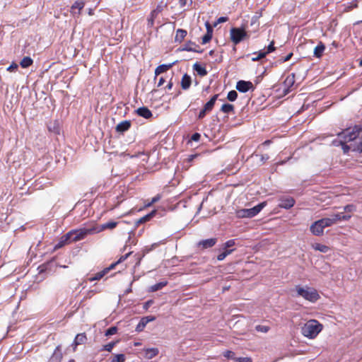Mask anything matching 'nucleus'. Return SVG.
<instances>
[{"label": "nucleus", "instance_id": "a18cd8bd", "mask_svg": "<svg viewBox=\"0 0 362 362\" xmlns=\"http://www.w3.org/2000/svg\"><path fill=\"white\" fill-rule=\"evenodd\" d=\"M266 54H267V52L260 51V52L258 53L257 56V57H253V58L252 59V60L253 62L258 61V60H259V59H261L264 58V57L266 56Z\"/></svg>", "mask_w": 362, "mask_h": 362}, {"label": "nucleus", "instance_id": "c03bdc74", "mask_svg": "<svg viewBox=\"0 0 362 362\" xmlns=\"http://www.w3.org/2000/svg\"><path fill=\"white\" fill-rule=\"evenodd\" d=\"M346 142L344 141L343 140H340L339 144L341 146L342 150L344 153H347L350 150V146L346 144Z\"/></svg>", "mask_w": 362, "mask_h": 362}, {"label": "nucleus", "instance_id": "680f3d73", "mask_svg": "<svg viewBox=\"0 0 362 362\" xmlns=\"http://www.w3.org/2000/svg\"><path fill=\"white\" fill-rule=\"evenodd\" d=\"M234 250L233 249H225V251L223 252L224 254H226V256L227 257L228 255L231 254L232 252Z\"/></svg>", "mask_w": 362, "mask_h": 362}, {"label": "nucleus", "instance_id": "5701e85b", "mask_svg": "<svg viewBox=\"0 0 362 362\" xmlns=\"http://www.w3.org/2000/svg\"><path fill=\"white\" fill-rule=\"evenodd\" d=\"M187 35V31L183 29H177L175 37V41L181 42Z\"/></svg>", "mask_w": 362, "mask_h": 362}, {"label": "nucleus", "instance_id": "864d4df0", "mask_svg": "<svg viewBox=\"0 0 362 362\" xmlns=\"http://www.w3.org/2000/svg\"><path fill=\"white\" fill-rule=\"evenodd\" d=\"M18 64H16V63H13L11 64L8 68H7V70L8 71H13L15 70H16L18 69Z\"/></svg>", "mask_w": 362, "mask_h": 362}, {"label": "nucleus", "instance_id": "bb28decb", "mask_svg": "<svg viewBox=\"0 0 362 362\" xmlns=\"http://www.w3.org/2000/svg\"><path fill=\"white\" fill-rule=\"evenodd\" d=\"M84 2L81 1H76L71 6V12L73 13H76L75 11L76 9H78V14H80L81 9L84 7Z\"/></svg>", "mask_w": 362, "mask_h": 362}, {"label": "nucleus", "instance_id": "a211bd4d", "mask_svg": "<svg viewBox=\"0 0 362 362\" xmlns=\"http://www.w3.org/2000/svg\"><path fill=\"white\" fill-rule=\"evenodd\" d=\"M193 69L197 71V74L200 76H205L207 75V71L204 66H202L199 63H195L193 65Z\"/></svg>", "mask_w": 362, "mask_h": 362}, {"label": "nucleus", "instance_id": "de8ad7c7", "mask_svg": "<svg viewBox=\"0 0 362 362\" xmlns=\"http://www.w3.org/2000/svg\"><path fill=\"white\" fill-rule=\"evenodd\" d=\"M160 198H161V196L160 194H157L156 196H155L154 197L152 198L151 202H149L148 204H146V206H151L153 203H156L158 201H159L160 199Z\"/></svg>", "mask_w": 362, "mask_h": 362}, {"label": "nucleus", "instance_id": "4d7b16f0", "mask_svg": "<svg viewBox=\"0 0 362 362\" xmlns=\"http://www.w3.org/2000/svg\"><path fill=\"white\" fill-rule=\"evenodd\" d=\"M292 56H293V53L291 52L287 56H286L284 59H281V62H286L290 60L291 58L292 57Z\"/></svg>", "mask_w": 362, "mask_h": 362}, {"label": "nucleus", "instance_id": "9b49d317", "mask_svg": "<svg viewBox=\"0 0 362 362\" xmlns=\"http://www.w3.org/2000/svg\"><path fill=\"white\" fill-rule=\"evenodd\" d=\"M217 239L216 238H209L200 240L197 243V247L202 250L211 248L216 245Z\"/></svg>", "mask_w": 362, "mask_h": 362}, {"label": "nucleus", "instance_id": "4c0bfd02", "mask_svg": "<svg viewBox=\"0 0 362 362\" xmlns=\"http://www.w3.org/2000/svg\"><path fill=\"white\" fill-rule=\"evenodd\" d=\"M131 252H129L123 256H122L119 260L117 262H116L115 263H113L108 268H110V269H113L115 265H117V264L124 261L125 259H127V258L130 255Z\"/></svg>", "mask_w": 362, "mask_h": 362}, {"label": "nucleus", "instance_id": "72a5a7b5", "mask_svg": "<svg viewBox=\"0 0 362 362\" xmlns=\"http://www.w3.org/2000/svg\"><path fill=\"white\" fill-rule=\"evenodd\" d=\"M117 341L110 342L107 344L104 345L101 349V351H107L108 352H111L114 346L117 344Z\"/></svg>", "mask_w": 362, "mask_h": 362}, {"label": "nucleus", "instance_id": "ea45409f", "mask_svg": "<svg viewBox=\"0 0 362 362\" xmlns=\"http://www.w3.org/2000/svg\"><path fill=\"white\" fill-rule=\"evenodd\" d=\"M293 83H294V76L293 75L292 76H288L284 81L285 86H286L288 88L290 86H292L293 85Z\"/></svg>", "mask_w": 362, "mask_h": 362}, {"label": "nucleus", "instance_id": "a878e982", "mask_svg": "<svg viewBox=\"0 0 362 362\" xmlns=\"http://www.w3.org/2000/svg\"><path fill=\"white\" fill-rule=\"evenodd\" d=\"M313 248L315 250H318L323 253H327L330 250V248L325 245L320 243H315L312 245Z\"/></svg>", "mask_w": 362, "mask_h": 362}, {"label": "nucleus", "instance_id": "aec40b11", "mask_svg": "<svg viewBox=\"0 0 362 362\" xmlns=\"http://www.w3.org/2000/svg\"><path fill=\"white\" fill-rule=\"evenodd\" d=\"M191 86V77L185 74L181 79V87L184 90L188 89Z\"/></svg>", "mask_w": 362, "mask_h": 362}, {"label": "nucleus", "instance_id": "774afa93", "mask_svg": "<svg viewBox=\"0 0 362 362\" xmlns=\"http://www.w3.org/2000/svg\"><path fill=\"white\" fill-rule=\"evenodd\" d=\"M359 66L362 67V59L359 62Z\"/></svg>", "mask_w": 362, "mask_h": 362}, {"label": "nucleus", "instance_id": "a19ab883", "mask_svg": "<svg viewBox=\"0 0 362 362\" xmlns=\"http://www.w3.org/2000/svg\"><path fill=\"white\" fill-rule=\"evenodd\" d=\"M223 356L224 357H226V358H228V359H233L234 361H235V353L233 351H226L223 353Z\"/></svg>", "mask_w": 362, "mask_h": 362}, {"label": "nucleus", "instance_id": "3c124183", "mask_svg": "<svg viewBox=\"0 0 362 362\" xmlns=\"http://www.w3.org/2000/svg\"><path fill=\"white\" fill-rule=\"evenodd\" d=\"M166 6V4H163L162 2L159 4L157 5L156 8L154 9L156 12H158V13H160L164 7Z\"/></svg>", "mask_w": 362, "mask_h": 362}, {"label": "nucleus", "instance_id": "6e6552de", "mask_svg": "<svg viewBox=\"0 0 362 362\" xmlns=\"http://www.w3.org/2000/svg\"><path fill=\"white\" fill-rule=\"evenodd\" d=\"M324 228H325V227L324 226L323 223L320 219L318 221H315L310 226V230L313 235L320 236L323 234Z\"/></svg>", "mask_w": 362, "mask_h": 362}, {"label": "nucleus", "instance_id": "5fc2aeb1", "mask_svg": "<svg viewBox=\"0 0 362 362\" xmlns=\"http://www.w3.org/2000/svg\"><path fill=\"white\" fill-rule=\"evenodd\" d=\"M206 112H209L207 110H205L204 108H203L200 112H199V114L198 115V118L199 119H202L205 117Z\"/></svg>", "mask_w": 362, "mask_h": 362}, {"label": "nucleus", "instance_id": "2eb2a0df", "mask_svg": "<svg viewBox=\"0 0 362 362\" xmlns=\"http://www.w3.org/2000/svg\"><path fill=\"white\" fill-rule=\"evenodd\" d=\"M138 115L145 118L149 119L152 117L151 110L146 107H141L136 110Z\"/></svg>", "mask_w": 362, "mask_h": 362}, {"label": "nucleus", "instance_id": "7c9ffc66", "mask_svg": "<svg viewBox=\"0 0 362 362\" xmlns=\"http://www.w3.org/2000/svg\"><path fill=\"white\" fill-rule=\"evenodd\" d=\"M167 285V281H161L158 284H156L153 286H151L149 288V291L151 292L157 291L161 288H163L164 286Z\"/></svg>", "mask_w": 362, "mask_h": 362}, {"label": "nucleus", "instance_id": "20e7f679", "mask_svg": "<svg viewBox=\"0 0 362 362\" xmlns=\"http://www.w3.org/2000/svg\"><path fill=\"white\" fill-rule=\"evenodd\" d=\"M266 202H262L250 209H242L236 211L235 214L238 218H252L258 214L266 206Z\"/></svg>", "mask_w": 362, "mask_h": 362}, {"label": "nucleus", "instance_id": "0e129e2a", "mask_svg": "<svg viewBox=\"0 0 362 362\" xmlns=\"http://www.w3.org/2000/svg\"><path fill=\"white\" fill-rule=\"evenodd\" d=\"M179 3L181 7H184L187 4V0H179Z\"/></svg>", "mask_w": 362, "mask_h": 362}, {"label": "nucleus", "instance_id": "8fccbe9b", "mask_svg": "<svg viewBox=\"0 0 362 362\" xmlns=\"http://www.w3.org/2000/svg\"><path fill=\"white\" fill-rule=\"evenodd\" d=\"M356 210V206L353 204H348L344 206V211L347 212H353Z\"/></svg>", "mask_w": 362, "mask_h": 362}, {"label": "nucleus", "instance_id": "1a4fd4ad", "mask_svg": "<svg viewBox=\"0 0 362 362\" xmlns=\"http://www.w3.org/2000/svg\"><path fill=\"white\" fill-rule=\"evenodd\" d=\"M253 88L254 86L250 81H239L236 84V89L241 93H246Z\"/></svg>", "mask_w": 362, "mask_h": 362}, {"label": "nucleus", "instance_id": "f257e3e1", "mask_svg": "<svg viewBox=\"0 0 362 362\" xmlns=\"http://www.w3.org/2000/svg\"><path fill=\"white\" fill-rule=\"evenodd\" d=\"M323 325L316 320H310L300 328V332L306 338L313 339L322 330Z\"/></svg>", "mask_w": 362, "mask_h": 362}, {"label": "nucleus", "instance_id": "13d9d810", "mask_svg": "<svg viewBox=\"0 0 362 362\" xmlns=\"http://www.w3.org/2000/svg\"><path fill=\"white\" fill-rule=\"evenodd\" d=\"M226 257V254H224L223 252L219 254L218 256H217V259L218 261H222Z\"/></svg>", "mask_w": 362, "mask_h": 362}, {"label": "nucleus", "instance_id": "f8f14e48", "mask_svg": "<svg viewBox=\"0 0 362 362\" xmlns=\"http://www.w3.org/2000/svg\"><path fill=\"white\" fill-rule=\"evenodd\" d=\"M154 320L155 317L151 316L141 318L139 324L136 325V331L138 332H141L149 322L153 321Z\"/></svg>", "mask_w": 362, "mask_h": 362}, {"label": "nucleus", "instance_id": "052dcab7", "mask_svg": "<svg viewBox=\"0 0 362 362\" xmlns=\"http://www.w3.org/2000/svg\"><path fill=\"white\" fill-rule=\"evenodd\" d=\"M164 83H165V79L163 78V77H160L158 82V87L163 86Z\"/></svg>", "mask_w": 362, "mask_h": 362}, {"label": "nucleus", "instance_id": "e433bc0d", "mask_svg": "<svg viewBox=\"0 0 362 362\" xmlns=\"http://www.w3.org/2000/svg\"><path fill=\"white\" fill-rule=\"evenodd\" d=\"M116 226H117V222H114V221L107 222V223H105L102 225V229L103 230L112 229V228H115Z\"/></svg>", "mask_w": 362, "mask_h": 362}, {"label": "nucleus", "instance_id": "f704fd0d", "mask_svg": "<svg viewBox=\"0 0 362 362\" xmlns=\"http://www.w3.org/2000/svg\"><path fill=\"white\" fill-rule=\"evenodd\" d=\"M72 243L71 241V239L70 238H66V235H63L61 238V240H60L59 243H58V245L56 246V247H61L63 245H64L66 244H68V243Z\"/></svg>", "mask_w": 362, "mask_h": 362}, {"label": "nucleus", "instance_id": "cd10ccee", "mask_svg": "<svg viewBox=\"0 0 362 362\" xmlns=\"http://www.w3.org/2000/svg\"><path fill=\"white\" fill-rule=\"evenodd\" d=\"M156 213V211H152L151 213L146 214V216L140 218L136 222V223L137 225L139 224H141V223H144L146 221H148Z\"/></svg>", "mask_w": 362, "mask_h": 362}, {"label": "nucleus", "instance_id": "f3484780", "mask_svg": "<svg viewBox=\"0 0 362 362\" xmlns=\"http://www.w3.org/2000/svg\"><path fill=\"white\" fill-rule=\"evenodd\" d=\"M174 64L175 63H171V64H161V65L157 66V68L155 70V75L158 76L160 74L167 71L174 65Z\"/></svg>", "mask_w": 362, "mask_h": 362}, {"label": "nucleus", "instance_id": "4be33fe9", "mask_svg": "<svg viewBox=\"0 0 362 362\" xmlns=\"http://www.w3.org/2000/svg\"><path fill=\"white\" fill-rule=\"evenodd\" d=\"M131 126V123L129 121H123L119 123L116 127V130L118 132H124L127 131Z\"/></svg>", "mask_w": 362, "mask_h": 362}, {"label": "nucleus", "instance_id": "b1692460", "mask_svg": "<svg viewBox=\"0 0 362 362\" xmlns=\"http://www.w3.org/2000/svg\"><path fill=\"white\" fill-rule=\"evenodd\" d=\"M110 270V268H105L103 271H100L98 273H96L94 276L90 277L89 279L90 281H93L96 280H100L102 279L109 271Z\"/></svg>", "mask_w": 362, "mask_h": 362}, {"label": "nucleus", "instance_id": "dca6fc26", "mask_svg": "<svg viewBox=\"0 0 362 362\" xmlns=\"http://www.w3.org/2000/svg\"><path fill=\"white\" fill-rule=\"evenodd\" d=\"M206 26L207 32L202 37V44H206L212 38L213 30H212L210 24L209 23H206Z\"/></svg>", "mask_w": 362, "mask_h": 362}, {"label": "nucleus", "instance_id": "473e14b6", "mask_svg": "<svg viewBox=\"0 0 362 362\" xmlns=\"http://www.w3.org/2000/svg\"><path fill=\"white\" fill-rule=\"evenodd\" d=\"M221 110L224 113H230L233 112L234 106L231 104H223L221 108Z\"/></svg>", "mask_w": 362, "mask_h": 362}, {"label": "nucleus", "instance_id": "69168bd1", "mask_svg": "<svg viewBox=\"0 0 362 362\" xmlns=\"http://www.w3.org/2000/svg\"><path fill=\"white\" fill-rule=\"evenodd\" d=\"M93 14V10L90 8L88 11V15L92 16Z\"/></svg>", "mask_w": 362, "mask_h": 362}, {"label": "nucleus", "instance_id": "09e8293b", "mask_svg": "<svg viewBox=\"0 0 362 362\" xmlns=\"http://www.w3.org/2000/svg\"><path fill=\"white\" fill-rule=\"evenodd\" d=\"M236 362H252V359L249 357H240L235 358Z\"/></svg>", "mask_w": 362, "mask_h": 362}, {"label": "nucleus", "instance_id": "bf43d9fd", "mask_svg": "<svg viewBox=\"0 0 362 362\" xmlns=\"http://www.w3.org/2000/svg\"><path fill=\"white\" fill-rule=\"evenodd\" d=\"M227 21H228V18L227 17H220L219 18H218L217 23H221L226 22Z\"/></svg>", "mask_w": 362, "mask_h": 362}, {"label": "nucleus", "instance_id": "6ab92c4d", "mask_svg": "<svg viewBox=\"0 0 362 362\" xmlns=\"http://www.w3.org/2000/svg\"><path fill=\"white\" fill-rule=\"evenodd\" d=\"M325 49V45L320 42V43L314 49V56L317 58H320Z\"/></svg>", "mask_w": 362, "mask_h": 362}, {"label": "nucleus", "instance_id": "37998d69", "mask_svg": "<svg viewBox=\"0 0 362 362\" xmlns=\"http://www.w3.org/2000/svg\"><path fill=\"white\" fill-rule=\"evenodd\" d=\"M117 332V328L116 327H111L107 329L105 332V336H111L116 334Z\"/></svg>", "mask_w": 362, "mask_h": 362}, {"label": "nucleus", "instance_id": "c756f323", "mask_svg": "<svg viewBox=\"0 0 362 362\" xmlns=\"http://www.w3.org/2000/svg\"><path fill=\"white\" fill-rule=\"evenodd\" d=\"M33 61L30 57H25L21 61L20 65L23 68H28L33 64Z\"/></svg>", "mask_w": 362, "mask_h": 362}, {"label": "nucleus", "instance_id": "c85d7f7f", "mask_svg": "<svg viewBox=\"0 0 362 362\" xmlns=\"http://www.w3.org/2000/svg\"><path fill=\"white\" fill-rule=\"evenodd\" d=\"M158 13L156 12L154 9L151 12L148 18V26L152 27L154 24V21L158 16Z\"/></svg>", "mask_w": 362, "mask_h": 362}, {"label": "nucleus", "instance_id": "e2e57ef3", "mask_svg": "<svg viewBox=\"0 0 362 362\" xmlns=\"http://www.w3.org/2000/svg\"><path fill=\"white\" fill-rule=\"evenodd\" d=\"M173 82L171 81H170L168 82V83L167 84L165 88L170 90L173 88Z\"/></svg>", "mask_w": 362, "mask_h": 362}, {"label": "nucleus", "instance_id": "2f4dec72", "mask_svg": "<svg viewBox=\"0 0 362 362\" xmlns=\"http://www.w3.org/2000/svg\"><path fill=\"white\" fill-rule=\"evenodd\" d=\"M126 356L123 354H115L112 356L110 362H124Z\"/></svg>", "mask_w": 362, "mask_h": 362}, {"label": "nucleus", "instance_id": "58836bf2", "mask_svg": "<svg viewBox=\"0 0 362 362\" xmlns=\"http://www.w3.org/2000/svg\"><path fill=\"white\" fill-rule=\"evenodd\" d=\"M238 93L235 90H230L227 95V98L230 101H235L237 99Z\"/></svg>", "mask_w": 362, "mask_h": 362}, {"label": "nucleus", "instance_id": "0eeeda50", "mask_svg": "<svg viewBox=\"0 0 362 362\" xmlns=\"http://www.w3.org/2000/svg\"><path fill=\"white\" fill-rule=\"evenodd\" d=\"M351 218L350 215H343L342 214H334L329 217L321 218V221L325 228L332 226L339 221H348Z\"/></svg>", "mask_w": 362, "mask_h": 362}, {"label": "nucleus", "instance_id": "338daca9", "mask_svg": "<svg viewBox=\"0 0 362 362\" xmlns=\"http://www.w3.org/2000/svg\"><path fill=\"white\" fill-rule=\"evenodd\" d=\"M268 158H269L268 156H266V157L262 156V160H267Z\"/></svg>", "mask_w": 362, "mask_h": 362}, {"label": "nucleus", "instance_id": "9d476101", "mask_svg": "<svg viewBox=\"0 0 362 362\" xmlns=\"http://www.w3.org/2000/svg\"><path fill=\"white\" fill-rule=\"evenodd\" d=\"M279 202V206L286 209H291L295 204V200L291 197H282Z\"/></svg>", "mask_w": 362, "mask_h": 362}, {"label": "nucleus", "instance_id": "603ef678", "mask_svg": "<svg viewBox=\"0 0 362 362\" xmlns=\"http://www.w3.org/2000/svg\"><path fill=\"white\" fill-rule=\"evenodd\" d=\"M275 50V47H274V42L272 41L269 45V46L267 47V49L265 52H267V54L274 51Z\"/></svg>", "mask_w": 362, "mask_h": 362}, {"label": "nucleus", "instance_id": "393cba45", "mask_svg": "<svg viewBox=\"0 0 362 362\" xmlns=\"http://www.w3.org/2000/svg\"><path fill=\"white\" fill-rule=\"evenodd\" d=\"M218 95H214L210 100L208 101L204 106V108L205 110H207L208 112L211 111L213 109L214 104L216 103V100H217Z\"/></svg>", "mask_w": 362, "mask_h": 362}, {"label": "nucleus", "instance_id": "4468645a", "mask_svg": "<svg viewBox=\"0 0 362 362\" xmlns=\"http://www.w3.org/2000/svg\"><path fill=\"white\" fill-rule=\"evenodd\" d=\"M62 358V353L60 346H57L49 358V362H61Z\"/></svg>", "mask_w": 362, "mask_h": 362}, {"label": "nucleus", "instance_id": "ddd939ff", "mask_svg": "<svg viewBox=\"0 0 362 362\" xmlns=\"http://www.w3.org/2000/svg\"><path fill=\"white\" fill-rule=\"evenodd\" d=\"M86 340H87V338H86L85 333L78 334L76 336L75 339L72 344L74 351L76 350V348L78 345L83 344L86 343Z\"/></svg>", "mask_w": 362, "mask_h": 362}, {"label": "nucleus", "instance_id": "412c9836", "mask_svg": "<svg viewBox=\"0 0 362 362\" xmlns=\"http://www.w3.org/2000/svg\"><path fill=\"white\" fill-rule=\"evenodd\" d=\"M145 351V358L147 359H151L153 357L156 356L158 353V348H149L144 350Z\"/></svg>", "mask_w": 362, "mask_h": 362}, {"label": "nucleus", "instance_id": "7ed1b4c3", "mask_svg": "<svg viewBox=\"0 0 362 362\" xmlns=\"http://www.w3.org/2000/svg\"><path fill=\"white\" fill-rule=\"evenodd\" d=\"M362 132L361 125H355L352 128H347L345 130L337 133L338 137L345 142H350L355 140Z\"/></svg>", "mask_w": 362, "mask_h": 362}, {"label": "nucleus", "instance_id": "c9c22d12", "mask_svg": "<svg viewBox=\"0 0 362 362\" xmlns=\"http://www.w3.org/2000/svg\"><path fill=\"white\" fill-rule=\"evenodd\" d=\"M353 151L360 153H362V137L354 144Z\"/></svg>", "mask_w": 362, "mask_h": 362}, {"label": "nucleus", "instance_id": "39448f33", "mask_svg": "<svg viewBox=\"0 0 362 362\" xmlns=\"http://www.w3.org/2000/svg\"><path fill=\"white\" fill-rule=\"evenodd\" d=\"M230 37L231 41L238 45L241 41L248 39L249 35L243 28H232L230 30Z\"/></svg>", "mask_w": 362, "mask_h": 362}, {"label": "nucleus", "instance_id": "423d86ee", "mask_svg": "<svg viewBox=\"0 0 362 362\" xmlns=\"http://www.w3.org/2000/svg\"><path fill=\"white\" fill-rule=\"evenodd\" d=\"M93 231L92 229L79 228L72 230L66 234V238H70L71 242H76L83 239L88 234Z\"/></svg>", "mask_w": 362, "mask_h": 362}, {"label": "nucleus", "instance_id": "49530a36", "mask_svg": "<svg viewBox=\"0 0 362 362\" xmlns=\"http://www.w3.org/2000/svg\"><path fill=\"white\" fill-rule=\"evenodd\" d=\"M235 244V240H229L226 241L224 244V249L230 248L234 246Z\"/></svg>", "mask_w": 362, "mask_h": 362}, {"label": "nucleus", "instance_id": "79ce46f5", "mask_svg": "<svg viewBox=\"0 0 362 362\" xmlns=\"http://www.w3.org/2000/svg\"><path fill=\"white\" fill-rule=\"evenodd\" d=\"M255 329L257 332L266 333L269 331V327L268 326H265V325H257L255 327Z\"/></svg>", "mask_w": 362, "mask_h": 362}, {"label": "nucleus", "instance_id": "f03ea898", "mask_svg": "<svg viewBox=\"0 0 362 362\" xmlns=\"http://www.w3.org/2000/svg\"><path fill=\"white\" fill-rule=\"evenodd\" d=\"M296 291L297 292V296L303 298L305 300L310 301L311 303H315L320 298L318 292L314 288L305 286L302 287L300 286H296Z\"/></svg>", "mask_w": 362, "mask_h": 362}, {"label": "nucleus", "instance_id": "6e6d98bb", "mask_svg": "<svg viewBox=\"0 0 362 362\" xmlns=\"http://www.w3.org/2000/svg\"><path fill=\"white\" fill-rule=\"evenodd\" d=\"M200 134L199 133H194L192 136V140L194 141H199L200 139Z\"/></svg>", "mask_w": 362, "mask_h": 362}]
</instances>
